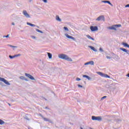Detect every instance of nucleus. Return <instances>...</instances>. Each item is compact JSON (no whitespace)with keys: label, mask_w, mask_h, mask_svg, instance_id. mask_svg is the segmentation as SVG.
<instances>
[{"label":"nucleus","mask_w":129,"mask_h":129,"mask_svg":"<svg viewBox=\"0 0 129 129\" xmlns=\"http://www.w3.org/2000/svg\"><path fill=\"white\" fill-rule=\"evenodd\" d=\"M125 8H129V4L126 5L125 6Z\"/></svg>","instance_id":"2f4dec72"},{"label":"nucleus","mask_w":129,"mask_h":129,"mask_svg":"<svg viewBox=\"0 0 129 129\" xmlns=\"http://www.w3.org/2000/svg\"><path fill=\"white\" fill-rule=\"evenodd\" d=\"M43 2H44V3H47V0H43Z\"/></svg>","instance_id":"c9c22d12"},{"label":"nucleus","mask_w":129,"mask_h":129,"mask_svg":"<svg viewBox=\"0 0 129 129\" xmlns=\"http://www.w3.org/2000/svg\"><path fill=\"white\" fill-rule=\"evenodd\" d=\"M117 27H121V25L118 24V25H113L111 27H108V29H109V30H114V31H116V28H117Z\"/></svg>","instance_id":"7ed1b4c3"},{"label":"nucleus","mask_w":129,"mask_h":129,"mask_svg":"<svg viewBox=\"0 0 129 129\" xmlns=\"http://www.w3.org/2000/svg\"><path fill=\"white\" fill-rule=\"evenodd\" d=\"M23 14L25 17H26V18H30V15L28 14V12H27L26 11H23Z\"/></svg>","instance_id":"9b49d317"},{"label":"nucleus","mask_w":129,"mask_h":129,"mask_svg":"<svg viewBox=\"0 0 129 129\" xmlns=\"http://www.w3.org/2000/svg\"><path fill=\"white\" fill-rule=\"evenodd\" d=\"M120 50H121V51H123V52H125V53H127V52H128V51L126 49H125V48H120Z\"/></svg>","instance_id":"ddd939ff"},{"label":"nucleus","mask_w":129,"mask_h":129,"mask_svg":"<svg viewBox=\"0 0 129 129\" xmlns=\"http://www.w3.org/2000/svg\"><path fill=\"white\" fill-rule=\"evenodd\" d=\"M58 58L60 59H63V60H66L67 61H69L70 62H72V59L66 54H60L58 55Z\"/></svg>","instance_id":"f257e3e1"},{"label":"nucleus","mask_w":129,"mask_h":129,"mask_svg":"<svg viewBox=\"0 0 129 129\" xmlns=\"http://www.w3.org/2000/svg\"><path fill=\"white\" fill-rule=\"evenodd\" d=\"M107 4H108L109 5H111V7H113V5L112 4H111V3H110V2H109V1H107Z\"/></svg>","instance_id":"5701e85b"},{"label":"nucleus","mask_w":129,"mask_h":129,"mask_svg":"<svg viewBox=\"0 0 129 129\" xmlns=\"http://www.w3.org/2000/svg\"><path fill=\"white\" fill-rule=\"evenodd\" d=\"M47 54H48V58L49 59H52V54H51L49 52H47Z\"/></svg>","instance_id":"a211bd4d"},{"label":"nucleus","mask_w":129,"mask_h":129,"mask_svg":"<svg viewBox=\"0 0 129 129\" xmlns=\"http://www.w3.org/2000/svg\"><path fill=\"white\" fill-rule=\"evenodd\" d=\"M104 98H106V96H103V97L101 98V100H102L104 99Z\"/></svg>","instance_id":"cd10ccee"},{"label":"nucleus","mask_w":129,"mask_h":129,"mask_svg":"<svg viewBox=\"0 0 129 129\" xmlns=\"http://www.w3.org/2000/svg\"><path fill=\"white\" fill-rule=\"evenodd\" d=\"M0 81H2V82H4L6 85H11V84L8 82V81L5 79V78H1L0 77Z\"/></svg>","instance_id":"39448f33"},{"label":"nucleus","mask_w":129,"mask_h":129,"mask_svg":"<svg viewBox=\"0 0 129 129\" xmlns=\"http://www.w3.org/2000/svg\"><path fill=\"white\" fill-rule=\"evenodd\" d=\"M78 87H80L81 88H82L83 87L81 86V85H78Z\"/></svg>","instance_id":"c756f323"},{"label":"nucleus","mask_w":129,"mask_h":129,"mask_svg":"<svg viewBox=\"0 0 129 129\" xmlns=\"http://www.w3.org/2000/svg\"><path fill=\"white\" fill-rule=\"evenodd\" d=\"M25 76H26V77H28V78H29V79H31V80H35V78H34V77L29 74L25 73Z\"/></svg>","instance_id":"0eeeda50"},{"label":"nucleus","mask_w":129,"mask_h":129,"mask_svg":"<svg viewBox=\"0 0 129 129\" xmlns=\"http://www.w3.org/2000/svg\"><path fill=\"white\" fill-rule=\"evenodd\" d=\"M99 50H100V51H102V48H100L99 49Z\"/></svg>","instance_id":"e433bc0d"},{"label":"nucleus","mask_w":129,"mask_h":129,"mask_svg":"<svg viewBox=\"0 0 129 129\" xmlns=\"http://www.w3.org/2000/svg\"><path fill=\"white\" fill-rule=\"evenodd\" d=\"M89 47L90 48V49H91V50H93V51H94V52L97 51V50H96V49H95V48H94V47H93V46H89Z\"/></svg>","instance_id":"f8f14e48"},{"label":"nucleus","mask_w":129,"mask_h":129,"mask_svg":"<svg viewBox=\"0 0 129 129\" xmlns=\"http://www.w3.org/2000/svg\"><path fill=\"white\" fill-rule=\"evenodd\" d=\"M4 124H5V121L2 119H0V124L2 125Z\"/></svg>","instance_id":"412c9836"},{"label":"nucleus","mask_w":129,"mask_h":129,"mask_svg":"<svg viewBox=\"0 0 129 129\" xmlns=\"http://www.w3.org/2000/svg\"><path fill=\"white\" fill-rule=\"evenodd\" d=\"M41 117L45 120V121H50V120L47 118H45L43 115H41Z\"/></svg>","instance_id":"4468645a"},{"label":"nucleus","mask_w":129,"mask_h":129,"mask_svg":"<svg viewBox=\"0 0 129 129\" xmlns=\"http://www.w3.org/2000/svg\"><path fill=\"white\" fill-rule=\"evenodd\" d=\"M56 21H58V22H61V19H60L58 16H56Z\"/></svg>","instance_id":"6ab92c4d"},{"label":"nucleus","mask_w":129,"mask_h":129,"mask_svg":"<svg viewBox=\"0 0 129 129\" xmlns=\"http://www.w3.org/2000/svg\"><path fill=\"white\" fill-rule=\"evenodd\" d=\"M92 120H98L99 121H100L102 120V118L100 116H92Z\"/></svg>","instance_id":"20e7f679"},{"label":"nucleus","mask_w":129,"mask_h":129,"mask_svg":"<svg viewBox=\"0 0 129 129\" xmlns=\"http://www.w3.org/2000/svg\"><path fill=\"white\" fill-rule=\"evenodd\" d=\"M96 21H105V18L104 16H101L98 17Z\"/></svg>","instance_id":"6e6552de"},{"label":"nucleus","mask_w":129,"mask_h":129,"mask_svg":"<svg viewBox=\"0 0 129 129\" xmlns=\"http://www.w3.org/2000/svg\"><path fill=\"white\" fill-rule=\"evenodd\" d=\"M65 36L67 37V38H68V39H71L72 40L75 41V38L72 36L69 35L68 34H66Z\"/></svg>","instance_id":"1a4fd4ad"},{"label":"nucleus","mask_w":129,"mask_h":129,"mask_svg":"<svg viewBox=\"0 0 129 129\" xmlns=\"http://www.w3.org/2000/svg\"><path fill=\"white\" fill-rule=\"evenodd\" d=\"M97 74H98V75H100L102 77H105V78H110V77L105 74H103L100 72H97Z\"/></svg>","instance_id":"f03ea898"},{"label":"nucleus","mask_w":129,"mask_h":129,"mask_svg":"<svg viewBox=\"0 0 129 129\" xmlns=\"http://www.w3.org/2000/svg\"><path fill=\"white\" fill-rule=\"evenodd\" d=\"M20 78L22 80H24L25 79V77H23V76H21L20 77Z\"/></svg>","instance_id":"a878e982"},{"label":"nucleus","mask_w":129,"mask_h":129,"mask_svg":"<svg viewBox=\"0 0 129 129\" xmlns=\"http://www.w3.org/2000/svg\"><path fill=\"white\" fill-rule=\"evenodd\" d=\"M37 32H38L39 33H42V31L39 29H36Z\"/></svg>","instance_id":"c85d7f7f"},{"label":"nucleus","mask_w":129,"mask_h":129,"mask_svg":"<svg viewBox=\"0 0 129 129\" xmlns=\"http://www.w3.org/2000/svg\"><path fill=\"white\" fill-rule=\"evenodd\" d=\"M9 37V35H7V36H4V38H8Z\"/></svg>","instance_id":"f704fd0d"},{"label":"nucleus","mask_w":129,"mask_h":129,"mask_svg":"<svg viewBox=\"0 0 129 129\" xmlns=\"http://www.w3.org/2000/svg\"><path fill=\"white\" fill-rule=\"evenodd\" d=\"M10 47H12V48H17V46L10 45Z\"/></svg>","instance_id":"72a5a7b5"},{"label":"nucleus","mask_w":129,"mask_h":129,"mask_svg":"<svg viewBox=\"0 0 129 129\" xmlns=\"http://www.w3.org/2000/svg\"><path fill=\"white\" fill-rule=\"evenodd\" d=\"M106 58H107V59H111V57H110V56H106Z\"/></svg>","instance_id":"473e14b6"},{"label":"nucleus","mask_w":129,"mask_h":129,"mask_svg":"<svg viewBox=\"0 0 129 129\" xmlns=\"http://www.w3.org/2000/svg\"><path fill=\"white\" fill-rule=\"evenodd\" d=\"M63 29H64V30H65L66 31H69L68 28L67 27H63Z\"/></svg>","instance_id":"393cba45"},{"label":"nucleus","mask_w":129,"mask_h":129,"mask_svg":"<svg viewBox=\"0 0 129 129\" xmlns=\"http://www.w3.org/2000/svg\"><path fill=\"white\" fill-rule=\"evenodd\" d=\"M76 80H77V81H80V80H81V79L79 78H77Z\"/></svg>","instance_id":"bb28decb"},{"label":"nucleus","mask_w":129,"mask_h":129,"mask_svg":"<svg viewBox=\"0 0 129 129\" xmlns=\"http://www.w3.org/2000/svg\"><path fill=\"white\" fill-rule=\"evenodd\" d=\"M122 45H123L124 47H127V48H129V45L126 43H122Z\"/></svg>","instance_id":"dca6fc26"},{"label":"nucleus","mask_w":129,"mask_h":129,"mask_svg":"<svg viewBox=\"0 0 129 129\" xmlns=\"http://www.w3.org/2000/svg\"><path fill=\"white\" fill-rule=\"evenodd\" d=\"M9 57L10 59H13V58H15L16 56H15V55H14L13 56L10 55Z\"/></svg>","instance_id":"4be33fe9"},{"label":"nucleus","mask_w":129,"mask_h":129,"mask_svg":"<svg viewBox=\"0 0 129 129\" xmlns=\"http://www.w3.org/2000/svg\"><path fill=\"white\" fill-rule=\"evenodd\" d=\"M8 105H9V106H11V104L8 103Z\"/></svg>","instance_id":"58836bf2"},{"label":"nucleus","mask_w":129,"mask_h":129,"mask_svg":"<svg viewBox=\"0 0 129 129\" xmlns=\"http://www.w3.org/2000/svg\"><path fill=\"white\" fill-rule=\"evenodd\" d=\"M90 30L92 31V32H95L96 31L98 30V28L97 26H91Z\"/></svg>","instance_id":"423d86ee"},{"label":"nucleus","mask_w":129,"mask_h":129,"mask_svg":"<svg viewBox=\"0 0 129 129\" xmlns=\"http://www.w3.org/2000/svg\"><path fill=\"white\" fill-rule=\"evenodd\" d=\"M86 37H88L89 39H90V40H92V41H94V38L91 37V36H90V35H87Z\"/></svg>","instance_id":"2eb2a0df"},{"label":"nucleus","mask_w":129,"mask_h":129,"mask_svg":"<svg viewBox=\"0 0 129 129\" xmlns=\"http://www.w3.org/2000/svg\"><path fill=\"white\" fill-rule=\"evenodd\" d=\"M21 54H18L15 55V57H20V56H21Z\"/></svg>","instance_id":"b1692460"},{"label":"nucleus","mask_w":129,"mask_h":129,"mask_svg":"<svg viewBox=\"0 0 129 129\" xmlns=\"http://www.w3.org/2000/svg\"><path fill=\"white\" fill-rule=\"evenodd\" d=\"M102 3H104V4H107V1H102Z\"/></svg>","instance_id":"7c9ffc66"},{"label":"nucleus","mask_w":129,"mask_h":129,"mask_svg":"<svg viewBox=\"0 0 129 129\" xmlns=\"http://www.w3.org/2000/svg\"><path fill=\"white\" fill-rule=\"evenodd\" d=\"M12 25H13V26H15V23H12Z\"/></svg>","instance_id":"4c0bfd02"},{"label":"nucleus","mask_w":129,"mask_h":129,"mask_svg":"<svg viewBox=\"0 0 129 129\" xmlns=\"http://www.w3.org/2000/svg\"><path fill=\"white\" fill-rule=\"evenodd\" d=\"M83 77L85 78H87V79H88V80H90V77H89V76H87V75H83Z\"/></svg>","instance_id":"f3484780"},{"label":"nucleus","mask_w":129,"mask_h":129,"mask_svg":"<svg viewBox=\"0 0 129 129\" xmlns=\"http://www.w3.org/2000/svg\"><path fill=\"white\" fill-rule=\"evenodd\" d=\"M85 65H94V61H88L87 62H86L85 63Z\"/></svg>","instance_id":"9d476101"},{"label":"nucleus","mask_w":129,"mask_h":129,"mask_svg":"<svg viewBox=\"0 0 129 129\" xmlns=\"http://www.w3.org/2000/svg\"><path fill=\"white\" fill-rule=\"evenodd\" d=\"M27 25H28V26H31V27H35L34 24H32L28 23V22L27 23Z\"/></svg>","instance_id":"aec40b11"}]
</instances>
